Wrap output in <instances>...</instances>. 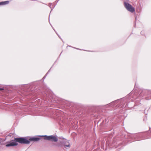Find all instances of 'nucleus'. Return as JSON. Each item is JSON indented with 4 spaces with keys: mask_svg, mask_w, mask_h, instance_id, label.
Instances as JSON below:
<instances>
[{
    "mask_svg": "<svg viewBox=\"0 0 151 151\" xmlns=\"http://www.w3.org/2000/svg\"><path fill=\"white\" fill-rule=\"evenodd\" d=\"M64 145L65 147H70V145L69 142L67 140H65L63 142Z\"/></svg>",
    "mask_w": 151,
    "mask_h": 151,
    "instance_id": "423d86ee",
    "label": "nucleus"
},
{
    "mask_svg": "<svg viewBox=\"0 0 151 151\" xmlns=\"http://www.w3.org/2000/svg\"><path fill=\"white\" fill-rule=\"evenodd\" d=\"M45 139L48 140H51L52 141L56 142L58 140V138L54 135L44 136H43Z\"/></svg>",
    "mask_w": 151,
    "mask_h": 151,
    "instance_id": "f03ea898",
    "label": "nucleus"
},
{
    "mask_svg": "<svg viewBox=\"0 0 151 151\" xmlns=\"http://www.w3.org/2000/svg\"><path fill=\"white\" fill-rule=\"evenodd\" d=\"M3 90V89L2 88H0V91H1Z\"/></svg>",
    "mask_w": 151,
    "mask_h": 151,
    "instance_id": "6e6552de",
    "label": "nucleus"
},
{
    "mask_svg": "<svg viewBox=\"0 0 151 151\" xmlns=\"http://www.w3.org/2000/svg\"><path fill=\"white\" fill-rule=\"evenodd\" d=\"M9 1H6L0 2V5H4L9 4Z\"/></svg>",
    "mask_w": 151,
    "mask_h": 151,
    "instance_id": "0eeeda50",
    "label": "nucleus"
},
{
    "mask_svg": "<svg viewBox=\"0 0 151 151\" xmlns=\"http://www.w3.org/2000/svg\"><path fill=\"white\" fill-rule=\"evenodd\" d=\"M18 145V143L14 140H12L9 144H7L6 145V147H12L15 146H17Z\"/></svg>",
    "mask_w": 151,
    "mask_h": 151,
    "instance_id": "20e7f679",
    "label": "nucleus"
},
{
    "mask_svg": "<svg viewBox=\"0 0 151 151\" xmlns=\"http://www.w3.org/2000/svg\"><path fill=\"white\" fill-rule=\"evenodd\" d=\"M14 141L21 144H29L30 142L28 140L24 138L21 137L15 138Z\"/></svg>",
    "mask_w": 151,
    "mask_h": 151,
    "instance_id": "f257e3e1",
    "label": "nucleus"
},
{
    "mask_svg": "<svg viewBox=\"0 0 151 151\" xmlns=\"http://www.w3.org/2000/svg\"><path fill=\"white\" fill-rule=\"evenodd\" d=\"M124 4L125 8L128 11L132 13L134 12L135 9L131 5L128 3L125 2H124Z\"/></svg>",
    "mask_w": 151,
    "mask_h": 151,
    "instance_id": "7ed1b4c3",
    "label": "nucleus"
},
{
    "mask_svg": "<svg viewBox=\"0 0 151 151\" xmlns=\"http://www.w3.org/2000/svg\"><path fill=\"white\" fill-rule=\"evenodd\" d=\"M40 139V137H34L29 139V140L30 141H37Z\"/></svg>",
    "mask_w": 151,
    "mask_h": 151,
    "instance_id": "39448f33",
    "label": "nucleus"
}]
</instances>
